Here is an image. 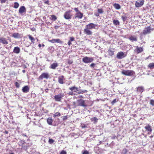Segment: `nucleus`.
<instances>
[{
  "mask_svg": "<svg viewBox=\"0 0 154 154\" xmlns=\"http://www.w3.org/2000/svg\"><path fill=\"white\" fill-rule=\"evenodd\" d=\"M58 66V64L57 63H53L50 66V68L54 69H55Z\"/></svg>",
  "mask_w": 154,
  "mask_h": 154,
  "instance_id": "4be33fe9",
  "label": "nucleus"
},
{
  "mask_svg": "<svg viewBox=\"0 0 154 154\" xmlns=\"http://www.w3.org/2000/svg\"><path fill=\"white\" fill-rule=\"evenodd\" d=\"M154 136L153 135L150 136L149 137L151 138H152Z\"/></svg>",
  "mask_w": 154,
  "mask_h": 154,
  "instance_id": "338daca9",
  "label": "nucleus"
},
{
  "mask_svg": "<svg viewBox=\"0 0 154 154\" xmlns=\"http://www.w3.org/2000/svg\"><path fill=\"white\" fill-rule=\"evenodd\" d=\"M38 46L39 48H40L42 46V45L41 44H39L38 45Z\"/></svg>",
  "mask_w": 154,
  "mask_h": 154,
  "instance_id": "69168bd1",
  "label": "nucleus"
},
{
  "mask_svg": "<svg viewBox=\"0 0 154 154\" xmlns=\"http://www.w3.org/2000/svg\"><path fill=\"white\" fill-rule=\"evenodd\" d=\"M48 41L50 42H51L52 43H54L55 42H57V43H59L60 44H62L63 42L61 40H60V39H53L51 40H49Z\"/></svg>",
  "mask_w": 154,
  "mask_h": 154,
  "instance_id": "4468645a",
  "label": "nucleus"
},
{
  "mask_svg": "<svg viewBox=\"0 0 154 154\" xmlns=\"http://www.w3.org/2000/svg\"><path fill=\"white\" fill-rule=\"evenodd\" d=\"M79 98H83L84 97L82 95H79L78 97Z\"/></svg>",
  "mask_w": 154,
  "mask_h": 154,
  "instance_id": "e2e57ef3",
  "label": "nucleus"
},
{
  "mask_svg": "<svg viewBox=\"0 0 154 154\" xmlns=\"http://www.w3.org/2000/svg\"><path fill=\"white\" fill-rule=\"evenodd\" d=\"M127 152V149H124L122 150V154H126Z\"/></svg>",
  "mask_w": 154,
  "mask_h": 154,
  "instance_id": "c03bdc74",
  "label": "nucleus"
},
{
  "mask_svg": "<svg viewBox=\"0 0 154 154\" xmlns=\"http://www.w3.org/2000/svg\"><path fill=\"white\" fill-rule=\"evenodd\" d=\"M44 3L45 4H47L48 5H49L50 4H49V2L48 0H47L46 1H45V2H44Z\"/></svg>",
  "mask_w": 154,
  "mask_h": 154,
  "instance_id": "4d7b16f0",
  "label": "nucleus"
},
{
  "mask_svg": "<svg viewBox=\"0 0 154 154\" xmlns=\"http://www.w3.org/2000/svg\"><path fill=\"white\" fill-rule=\"evenodd\" d=\"M64 79V77L63 75L60 76L58 78V82L60 84H63L64 83L63 81Z\"/></svg>",
  "mask_w": 154,
  "mask_h": 154,
  "instance_id": "a211bd4d",
  "label": "nucleus"
},
{
  "mask_svg": "<svg viewBox=\"0 0 154 154\" xmlns=\"http://www.w3.org/2000/svg\"><path fill=\"white\" fill-rule=\"evenodd\" d=\"M29 146V144L28 143H26L25 144L22 146V148L23 149H24L26 150Z\"/></svg>",
  "mask_w": 154,
  "mask_h": 154,
  "instance_id": "c85d7f7f",
  "label": "nucleus"
},
{
  "mask_svg": "<svg viewBox=\"0 0 154 154\" xmlns=\"http://www.w3.org/2000/svg\"><path fill=\"white\" fill-rule=\"evenodd\" d=\"M26 11V8L24 6H21L19 10V13L20 14H22L23 13H25Z\"/></svg>",
  "mask_w": 154,
  "mask_h": 154,
  "instance_id": "2eb2a0df",
  "label": "nucleus"
},
{
  "mask_svg": "<svg viewBox=\"0 0 154 154\" xmlns=\"http://www.w3.org/2000/svg\"><path fill=\"white\" fill-rule=\"evenodd\" d=\"M89 152L87 150H85L84 152L82 153V154H89Z\"/></svg>",
  "mask_w": 154,
  "mask_h": 154,
  "instance_id": "3c124183",
  "label": "nucleus"
},
{
  "mask_svg": "<svg viewBox=\"0 0 154 154\" xmlns=\"http://www.w3.org/2000/svg\"><path fill=\"white\" fill-rule=\"evenodd\" d=\"M15 85L16 87L17 88H19L20 87V84L17 82H16L15 83Z\"/></svg>",
  "mask_w": 154,
  "mask_h": 154,
  "instance_id": "a18cd8bd",
  "label": "nucleus"
},
{
  "mask_svg": "<svg viewBox=\"0 0 154 154\" xmlns=\"http://www.w3.org/2000/svg\"><path fill=\"white\" fill-rule=\"evenodd\" d=\"M78 103V106H82L84 107H86L88 105H87L85 102V100L82 99H80L78 100L77 101Z\"/></svg>",
  "mask_w": 154,
  "mask_h": 154,
  "instance_id": "6e6552de",
  "label": "nucleus"
},
{
  "mask_svg": "<svg viewBox=\"0 0 154 154\" xmlns=\"http://www.w3.org/2000/svg\"><path fill=\"white\" fill-rule=\"evenodd\" d=\"M82 60L83 62L87 63L92 62L93 61L94 59L92 57H85L82 59Z\"/></svg>",
  "mask_w": 154,
  "mask_h": 154,
  "instance_id": "0eeeda50",
  "label": "nucleus"
},
{
  "mask_svg": "<svg viewBox=\"0 0 154 154\" xmlns=\"http://www.w3.org/2000/svg\"><path fill=\"white\" fill-rule=\"evenodd\" d=\"M69 89L71 90V91H70L69 93V94L70 95H75L76 93H77L78 91V89L77 87L75 86H72L71 87L69 88Z\"/></svg>",
  "mask_w": 154,
  "mask_h": 154,
  "instance_id": "20e7f679",
  "label": "nucleus"
},
{
  "mask_svg": "<svg viewBox=\"0 0 154 154\" xmlns=\"http://www.w3.org/2000/svg\"><path fill=\"white\" fill-rule=\"evenodd\" d=\"M83 17V14L81 12L78 13H76L75 15V18H78L79 19H82Z\"/></svg>",
  "mask_w": 154,
  "mask_h": 154,
  "instance_id": "dca6fc26",
  "label": "nucleus"
},
{
  "mask_svg": "<svg viewBox=\"0 0 154 154\" xmlns=\"http://www.w3.org/2000/svg\"><path fill=\"white\" fill-rule=\"evenodd\" d=\"M125 56V55L124 53L122 51L118 52L116 55V57L118 59H121L123 58Z\"/></svg>",
  "mask_w": 154,
  "mask_h": 154,
  "instance_id": "ddd939ff",
  "label": "nucleus"
},
{
  "mask_svg": "<svg viewBox=\"0 0 154 154\" xmlns=\"http://www.w3.org/2000/svg\"><path fill=\"white\" fill-rule=\"evenodd\" d=\"M54 140L51 138H49L48 142L50 144H52L54 142Z\"/></svg>",
  "mask_w": 154,
  "mask_h": 154,
  "instance_id": "e433bc0d",
  "label": "nucleus"
},
{
  "mask_svg": "<svg viewBox=\"0 0 154 154\" xmlns=\"http://www.w3.org/2000/svg\"><path fill=\"white\" fill-rule=\"evenodd\" d=\"M114 7L116 9H119L121 8L120 5L118 4L115 3L113 5Z\"/></svg>",
  "mask_w": 154,
  "mask_h": 154,
  "instance_id": "7c9ffc66",
  "label": "nucleus"
},
{
  "mask_svg": "<svg viewBox=\"0 0 154 154\" xmlns=\"http://www.w3.org/2000/svg\"><path fill=\"white\" fill-rule=\"evenodd\" d=\"M12 36L15 38H20L21 37L20 35L18 33H14Z\"/></svg>",
  "mask_w": 154,
  "mask_h": 154,
  "instance_id": "5701e85b",
  "label": "nucleus"
},
{
  "mask_svg": "<svg viewBox=\"0 0 154 154\" xmlns=\"http://www.w3.org/2000/svg\"><path fill=\"white\" fill-rule=\"evenodd\" d=\"M87 127V126L85 125H83V126H82V128H86Z\"/></svg>",
  "mask_w": 154,
  "mask_h": 154,
  "instance_id": "bf43d9fd",
  "label": "nucleus"
},
{
  "mask_svg": "<svg viewBox=\"0 0 154 154\" xmlns=\"http://www.w3.org/2000/svg\"><path fill=\"white\" fill-rule=\"evenodd\" d=\"M95 66V64L94 63H92L90 65V66L91 67H94Z\"/></svg>",
  "mask_w": 154,
  "mask_h": 154,
  "instance_id": "13d9d810",
  "label": "nucleus"
},
{
  "mask_svg": "<svg viewBox=\"0 0 154 154\" xmlns=\"http://www.w3.org/2000/svg\"><path fill=\"white\" fill-rule=\"evenodd\" d=\"M129 39L132 42L137 41V40L136 37L135 36H131L129 38Z\"/></svg>",
  "mask_w": 154,
  "mask_h": 154,
  "instance_id": "bb28decb",
  "label": "nucleus"
},
{
  "mask_svg": "<svg viewBox=\"0 0 154 154\" xmlns=\"http://www.w3.org/2000/svg\"><path fill=\"white\" fill-rule=\"evenodd\" d=\"M152 30V29H151L150 26L146 27L143 30L142 34L143 35H146L147 34H149L151 33V31Z\"/></svg>",
  "mask_w": 154,
  "mask_h": 154,
  "instance_id": "1a4fd4ad",
  "label": "nucleus"
},
{
  "mask_svg": "<svg viewBox=\"0 0 154 154\" xmlns=\"http://www.w3.org/2000/svg\"><path fill=\"white\" fill-rule=\"evenodd\" d=\"M20 143L21 144V146H22H22L23 145H24V144H25V143H26V142L24 141V140H21L20 141Z\"/></svg>",
  "mask_w": 154,
  "mask_h": 154,
  "instance_id": "a19ab883",
  "label": "nucleus"
},
{
  "mask_svg": "<svg viewBox=\"0 0 154 154\" xmlns=\"http://www.w3.org/2000/svg\"><path fill=\"white\" fill-rule=\"evenodd\" d=\"M9 154H15L14 153H10Z\"/></svg>",
  "mask_w": 154,
  "mask_h": 154,
  "instance_id": "774afa93",
  "label": "nucleus"
},
{
  "mask_svg": "<svg viewBox=\"0 0 154 154\" xmlns=\"http://www.w3.org/2000/svg\"><path fill=\"white\" fill-rule=\"evenodd\" d=\"M91 121H95V122H97L98 119H97L96 117H94L91 119Z\"/></svg>",
  "mask_w": 154,
  "mask_h": 154,
  "instance_id": "79ce46f5",
  "label": "nucleus"
},
{
  "mask_svg": "<svg viewBox=\"0 0 154 154\" xmlns=\"http://www.w3.org/2000/svg\"><path fill=\"white\" fill-rule=\"evenodd\" d=\"M144 0H138L135 2V7L139 8L142 6L144 3Z\"/></svg>",
  "mask_w": 154,
  "mask_h": 154,
  "instance_id": "9d476101",
  "label": "nucleus"
},
{
  "mask_svg": "<svg viewBox=\"0 0 154 154\" xmlns=\"http://www.w3.org/2000/svg\"><path fill=\"white\" fill-rule=\"evenodd\" d=\"M60 27V26H57V25H55L54 26V28L55 29H58L59 27Z\"/></svg>",
  "mask_w": 154,
  "mask_h": 154,
  "instance_id": "6e6d98bb",
  "label": "nucleus"
},
{
  "mask_svg": "<svg viewBox=\"0 0 154 154\" xmlns=\"http://www.w3.org/2000/svg\"><path fill=\"white\" fill-rule=\"evenodd\" d=\"M88 91L86 90H83L80 91H79L78 92V94H83L87 92Z\"/></svg>",
  "mask_w": 154,
  "mask_h": 154,
  "instance_id": "c9c22d12",
  "label": "nucleus"
},
{
  "mask_svg": "<svg viewBox=\"0 0 154 154\" xmlns=\"http://www.w3.org/2000/svg\"><path fill=\"white\" fill-rule=\"evenodd\" d=\"M121 18L124 22H125L127 19V17L125 16H122Z\"/></svg>",
  "mask_w": 154,
  "mask_h": 154,
  "instance_id": "58836bf2",
  "label": "nucleus"
},
{
  "mask_svg": "<svg viewBox=\"0 0 154 154\" xmlns=\"http://www.w3.org/2000/svg\"><path fill=\"white\" fill-rule=\"evenodd\" d=\"M74 10L76 12V13H78L79 12H80V11L77 8H74Z\"/></svg>",
  "mask_w": 154,
  "mask_h": 154,
  "instance_id": "09e8293b",
  "label": "nucleus"
},
{
  "mask_svg": "<svg viewBox=\"0 0 154 154\" xmlns=\"http://www.w3.org/2000/svg\"><path fill=\"white\" fill-rule=\"evenodd\" d=\"M60 154H67V153L64 150H62L60 152Z\"/></svg>",
  "mask_w": 154,
  "mask_h": 154,
  "instance_id": "de8ad7c7",
  "label": "nucleus"
},
{
  "mask_svg": "<svg viewBox=\"0 0 154 154\" xmlns=\"http://www.w3.org/2000/svg\"><path fill=\"white\" fill-rule=\"evenodd\" d=\"M27 36L29 39L31 40V43H32L33 44H34L35 41V38L30 35H28Z\"/></svg>",
  "mask_w": 154,
  "mask_h": 154,
  "instance_id": "a878e982",
  "label": "nucleus"
},
{
  "mask_svg": "<svg viewBox=\"0 0 154 154\" xmlns=\"http://www.w3.org/2000/svg\"><path fill=\"white\" fill-rule=\"evenodd\" d=\"M97 11L98 13L100 14H102L103 12L102 9H98Z\"/></svg>",
  "mask_w": 154,
  "mask_h": 154,
  "instance_id": "ea45409f",
  "label": "nucleus"
},
{
  "mask_svg": "<svg viewBox=\"0 0 154 154\" xmlns=\"http://www.w3.org/2000/svg\"><path fill=\"white\" fill-rule=\"evenodd\" d=\"M94 14L97 17H98L99 15V13H96V14L95 13Z\"/></svg>",
  "mask_w": 154,
  "mask_h": 154,
  "instance_id": "052dcab7",
  "label": "nucleus"
},
{
  "mask_svg": "<svg viewBox=\"0 0 154 154\" xmlns=\"http://www.w3.org/2000/svg\"><path fill=\"white\" fill-rule=\"evenodd\" d=\"M136 48L134 50V53L138 54L142 52L143 51V47H139L138 46H136Z\"/></svg>",
  "mask_w": 154,
  "mask_h": 154,
  "instance_id": "9b49d317",
  "label": "nucleus"
},
{
  "mask_svg": "<svg viewBox=\"0 0 154 154\" xmlns=\"http://www.w3.org/2000/svg\"><path fill=\"white\" fill-rule=\"evenodd\" d=\"M149 103L152 106H154V100H151L150 101Z\"/></svg>",
  "mask_w": 154,
  "mask_h": 154,
  "instance_id": "37998d69",
  "label": "nucleus"
},
{
  "mask_svg": "<svg viewBox=\"0 0 154 154\" xmlns=\"http://www.w3.org/2000/svg\"><path fill=\"white\" fill-rule=\"evenodd\" d=\"M75 41V38L74 37H72L69 38V40L68 41V45L70 46L71 45H72V42Z\"/></svg>",
  "mask_w": 154,
  "mask_h": 154,
  "instance_id": "393cba45",
  "label": "nucleus"
},
{
  "mask_svg": "<svg viewBox=\"0 0 154 154\" xmlns=\"http://www.w3.org/2000/svg\"><path fill=\"white\" fill-rule=\"evenodd\" d=\"M19 6V4L17 2H15L14 3V7L15 8H17Z\"/></svg>",
  "mask_w": 154,
  "mask_h": 154,
  "instance_id": "4c0bfd02",
  "label": "nucleus"
},
{
  "mask_svg": "<svg viewBox=\"0 0 154 154\" xmlns=\"http://www.w3.org/2000/svg\"><path fill=\"white\" fill-rule=\"evenodd\" d=\"M24 41V44L26 47H29L32 44V43L30 42L27 38L25 39Z\"/></svg>",
  "mask_w": 154,
  "mask_h": 154,
  "instance_id": "aec40b11",
  "label": "nucleus"
},
{
  "mask_svg": "<svg viewBox=\"0 0 154 154\" xmlns=\"http://www.w3.org/2000/svg\"><path fill=\"white\" fill-rule=\"evenodd\" d=\"M145 128L146 131L149 132L148 133V134H150L152 131V129L151 126L149 124H148L147 125L145 126Z\"/></svg>",
  "mask_w": 154,
  "mask_h": 154,
  "instance_id": "f3484780",
  "label": "nucleus"
},
{
  "mask_svg": "<svg viewBox=\"0 0 154 154\" xmlns=\"http://www.w3.org/2000/svg\"><path fill=\"white\" fill-rule=\"evenodd\" d=\"M0 43L7 45L8 44V42L6 38L0 36Z\"/></svg>",
  "mask_w": 154,
  "mask_h": 154,
  "instance_id": "f8f14e48",
  "label": "nucleus"
},
{
  "mask_svg": "<svg viewBox=\"0 0 154 154\" xmlns=\"http://www.w3.org/2000/svg\"><path fill=\"white\" fill-rule=\"evenodd\" d=\"M47 122L50 125H52L53 120V119L51 118H48L47 119Z\"/></svg>",
  "mask_w": 154,
  "mask_h": 154,
  "instance_id": "cd10ccee",
  "label": "nucleus"
},
{
  "mask_svg": "<svg viewBox=\"0 0 154 154\" xmlns=\"http://www.w3.org/2000/svg\"><path fill=\"white\" fill-rule=\"evenodd\" d=\"M50 78V75L48 72H43L41 75L38 78V80L40 81L43 80L44 79H48Z\"/></svg>",
  "mask_w": 154,
  "mask_h": 154,
  "instance_id": "7ed1b4c3",
  "label": "nucleus"
},
{
  "mask_svg": "<svg viewBox=\"0 0 154 154\" xmlns=\"http://www.w3.org/2000/svg\"><path fill=\"white\" fill-rule=\"evenodd\" d=\"M97 26V25L92 23H90L86 26L84 30V32L87 35H91L93 32L90 29H95Z\"/></svg>",
  "mask_w": 154,
  "mask_h": 154,
  "instance_id": "f257e3e1",
  "label": "nucleus"
},
{
  "mask_svg": "<svg viewBox=\"0 0 154 154\" xmlns=\"http://www.w3.org/2000/svg\"><path fill=\"white\" fill-rule=\"evenodd\" d=\"M148 67L150 69L154 68V63H150L148 66Z\"/></svg>",
  "mask_w": 154,
  "mask_h": 154,
  "instance_id": "2f4dec72",
  "label": "nucleus"
},
{
  "mask_svg": "<svg viewBox=\"0 0 154 154\" xmlns=\"http://www.w3.org/2000/svg\"><path fill=\"white\" fill-rule=\"evenodd\" d=\"M8 0H0V2L1 4H3L6 2Z\"/></svg>",
  "mask_w": 154,
  "mask_h": 154,
  "instance_id": "8fccbe9b",
  "label": "nucleus"
},
{
  "mask_svg": "<svg viewBox=\"0 0 154 154\" xmlns=\"http://www.w3.org/2000/svg\"><path fill=\"white\" fill-rule=\"evenodd\" d=\"M67 63L68 64H70L72 63H73V61L72 60H68Z\"/></svg>",
  "mask_w": 154,
  "mask_h": 154,
  "instance_id": "864d4df0",
  "label": "nucleus"
},
{
  "mask_svg": "<svg viewBox=\"0 0 154 154\" xmlns=\"http://www.w3.org/2000/svg\"><path fill=\"white\" fill-rule=\"evenodd\" d=\"M45 23L48 25H51V23L50 22L48 21L47 20H46L45 21Z\"/></svg>",
  "mask_w": 154,
  "mask_h": 154,
  "instance_id": "5fc2aeb1",
  "label": "nucleus"
},
{
  "mask_svg": "<svg viewBox=\"0 0 154 154\" xmlns=\"http://www.w3.org/2000/svg\"><path fill=\"white\" fill-rule=\"evenodd\" d=\"M122 73L125 75L132 76L135 74V72L133 70H123L122 72Z\"/></svg>",
  "mask_w": 154,
  "mask_h": 154,
  "instance_id": "f03ea898",
  "label": "nucleus"
},
{
  "mask_svg": "<svg viewBox=\"0 0 154 154\" xmlns=\"http://www.w3.org/2000/svg\"><path fill=\"white\" fill-rule=\"evenodd\" d=\"M4 133L5 134H7L8 133V131L6 130L5 131Z\"/></svg>",
  "mask_w": 154,
  "mask_h": 154,
  "instance_id": "0e129e2a",
  "label": "nucleus"
},
{
  "mask_svg": "<svg viewBox=\"0 0 154 154\" xmlns=\"http://www.w3.org/2000/svg\"><path fill=\"white\" fill-rule=\"evenodd\" d=\"M72 11V10H69L65 12L63 17L65 19L69 20L71 19L72 16V14L71 13Z\"/></svg>",
  "mask_w": 154,
  "mask_h": 154,
  "instance_id": "39448f33",
  "label": "nucleus"
},
{
  "mask_svg": "<svg viewBox=\"0 0 154 154\" xmlns=\"http://www.w3.org/2000/svg\"><path fill=\"white\" fill-rule=\"evenodd\" d=\"M116 136L115 135H114L112 137V139H114L116 138Z\"/></svg>",
  "mask_w": 154,
  "mask_h": 154,
  "instance_id": "680f3d73",
  "label": "nucleus"
},
{
  "mask_svg": "<svg viewBox=\"0 0 154 154\" xmlns=\"http://www.w3.org/2000/svg\"><path fill=\"white\" fill-rule=\"evenodd\" d=\"M68 117L67 116H64L63 117V121H65L67 119Z\"/></svg>",
  "mask_w": 154,
  "mask_h": 154,
  "instance_id": "603ef678",
  "label": "nucleus"
},
{
  "mask_svg": "<svg viewBox=\"0 0 154 154\" xmlns=\"http://www.w3.org/2000/svg\"><path fill=\"white\" fill-rule=\"evenodd\" d=\"M117 102L116 99H115L113 100L111 102V103L112 105H113L114 104L116 103Z\"/></svg>",
  "mask_w": 154,
  "mask_h": 154,
  "instance_id": "49530a36",
  "label": "nucleus"
},
{
  "mask_svg": "<svg viewBox=\"0 0 154 154\" xmlns=\"http://www.w3.org/2000/svg\"><path fill=\"white\" fill-rule=\"evenodd\" d=\"M57 19V17L54 15H51L50 19L51 20L55 21Z\"/></svg>",
  "mask_w": 154,
  "mask_h": 154,
  "instance_id": "c756f323",
  "label": "nucleus"
},
{
  "mask_svg": "<svg viewBox=\"0 0 154 154\" xmlns=\"http://www.w3.org/2000/svg\"><path fill=\"white\" fill-rule=\"evenodd\" d=\"M61 115L60 113L59 112H57L53 115V117L55 118L56 117L60 116Z\"/></svg>",
  "mask_w": 154,
  "mask_h": 154,
  "instance_id": "72a5a7b5",
  "label": "nucleus"
},
{
  "mask_svg": "<svg viewBox=\"0 0 154 154\" xmlns=\"http://www.w3.org/2000/svg\"><path fill=\"white\" fill-rule=\"evenodd\" d=\"M29 88L28 85L24 86L22 89V91L24 93H27L29 91Z\"/></svg>",
  "mask_w": 154,
  "mask_h": 154,
  "instance_id": "6ab92c4d",
  "label": "nucleus"
},
{
  "mask_svg": "<svg viewBox=\"0 0 154 154\" xmlns=\"http://www.w3.org/2000/svg\"><path fill=\"white\" fill-rule=\"evenodd\" d=\"M144 90V88L143 86H139L136 88V91L137 92H140L141 93Z\"/></svg>",
  "mask_w": 154,
  "mask_h": 154,
  "instance_id": "412c9836",
  "label": "nucleus"
},
{
  "mask_svg": "<svg viewBox=\"0 0 154 154\" xmlns=\"http://www.w3.org/2000/svg\"><path fill=\"white\" fill-rule=\"evenodd\" d=\"M108 52L109 55V56H112V55H113L114 54V51L111 50H109Z\"/></svg>",
  "mask_w": 154,
  "mask_h": 154,
  "instance_id": "f704fd0d",
  "label": "nucleus"
},
{
  "mask_svg": "<svg viewBox=\"0 0 154 154\" xmlns=\"http://www.w3.org/2000/svg\"><path fill=\"white\" fill-rule=\"evenodd\" d=\"M20 50L19 47H15L13 50V52L16 54H18L20 52Z\"/></svg>",
  "mask_w": 154,
  "mask_h": 154,
  "instance_id": "b1692460",
  "label": "nucleus"
},
{
  "mask_svg": "<svg viewBox=\"0 0 154 154\" xmlns=\"http://www.w3.org/2000/svg\"><path fill=\"white\" fill-rule=\"evenodd\" d=\"M64 96V94L63 93L57 94L54 96V99L56 101L60 102Z\"/></svg>",
  "mask_w": 154,
  "mask_h": 154,
  "instance_id": "423d86ee",
  "label": "nucleus"
},
{
  "mask_svg": "<svg viewBox=\"0 0 154 154\" xmlns=\"http://www.w3.org/2000/svg\"><path fill=\"white\" fill-rule=\"evenodd\" d=\"M113 23L114 25H119V22L118 20H113Z\"/></svg>",
  "mask_w": 154,
  "mask_h": 154,
  "instance_id": "473e14b6",
  "label": "nucleus"
}]
</instances>
